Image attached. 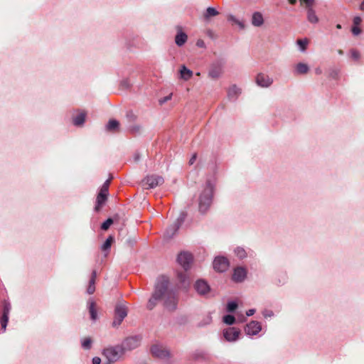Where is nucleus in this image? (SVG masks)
<instances>
[{"label":"nucleus","instance_id":"nucleus-46","mask_svg":"<svg viewBox=\"0 0 364 364\" xmlns=\"http://www.w3.org/2000/svg\"><path fill=\"white\" fill-rule=\"evenodd\" d=\"M101 359L99 357H95L92 358V364H100Z\"/></svg>","mask_w":364,"mask_h":364},{"label":"nucleus","instance_id":"nucleus-23","mask_svg":"<svg viewBox=\"0 0 364 364\" xmlns=\"http://www.w3.org/2000/svg\"><path fill=\"white\" fill-rule=\"evenodd\" d=\"M88 309L90 315V318L92 321H95L97 318V313L96 309V304L93 301H89Z\"/></svg>","mask_w":364,"mask_h":364},{"label":"nucleus","instance_id":"nucleus-40","mask_svg":"<svg viewBox=\"0 0 364 364\" xmlns=\"http://www.w3.org/2000/svg\"><path fill=\"white\" fill-rule=\"evenodd\" d=\"M185 217H186V215L182 213L180 216L178 217V218L177 219V223H178V225L177 227L175 228V231L178 228L179 225L183 222L184 219H185Z\"/></svg>","mask_w":364,"mask_h":364},{"label":"nucleus","instance_id":"nucleus-16","mask_svg":"<svg viewBox=\"0 0 364 364\" xmlns=\"http://www.w3.org/2000/svg\"><path fill=\"white\" fill-rule=\"evenodd\" d=\"M247 272L245 269L242 267H237L234 270L232 275V279L235 282H240L243 281L246 277Z\"/></svg>","mask_w":364,"mask_h":364},{"label":"nucleus","instance_id":"nucleus-41","mask_svg":"<svg viewBox=\"0 0 364 364\" xmlns=\"http://www.w3.org/2000/svg\"><path fill=\"white\" fill-rule=\"evenodd\" d=\"M362 22V18L360 16H355L353 18V26H359Z\"/></svg>","mask_w":364,"mask_h":364},{"label":"nucleus","instance_id":"nucleus-3","mask_svg":"<svg viewBox=\"0 0 364 364\" xmlns=\"http://www.w3.org/2000/svg\"><path fill=\"white\" fill-rule=\"evenodd\" d=\"M124 349L119 345L105 348L103 350V355L107 359V362L104 364H112L118 361L123 356Z\"/></svg>","mask_w":364,"mask_h":364},{"label":"nucleus","instance_id":"nucleus-6","mask_svg":"<svg viewBox=\"0 0 364 364\" xmlns=\"http://www.w3.org/2000/svg\"><path fill=\"white\" fill-rule=\"evenodd\" d=\"M164 182V180L161 176L156 175L147 176L142 181V186L144 189H150L162 184Z\"/></svg>","mask_w":364,"mask_h":364},{"label":"nucleus","instance_id":"nucleus-55","mask_svg":"<svg viewBox=\"0 0 364 364\" xmlns=\"http://www.w3.org/2000/svg\"><path fill=\"white\" fill-rule=\"evenodd\" d=\"M360 9L364 11V1L360 5Z\"/></svg>","mask_w":364,"mask_h":364},{"label":"nucleus","instance_id":"nucleus-52","mask_svg":"<svg viewBox=\"0 0 364 364\" xmlns=\"http://www.w3.org/2000/svg\"><path fill=\"white\" fill-rule=\"evenodd\" d=\"M315 73H316V75H320V74H321V73H322L321 69V68H316V70H315Z\"/></svg>","mask_w":364,"mask_h":364},{"label":"nucleus","instance_id":"nucleus-45","mask_svg":"<svg viewBox=\"0 0 364 364\" xmlns=\"http://www.w3.org/2000/svg\"><path fill=\"white\" fill-rule=\"evenodd\" d=\"M0 321H5V322L8 323V321H9V315L3 314H2V316H1Z\"/></svg>","mask_w":364,"mask_h":364},{"label":"nucleus","instance_id":"nucleus-25","mask_svg":"<svg viewBox=\"0 0 364 364\" xmlns=\"http://www.w3.org/2000/svg\"><path fill=\"white\" fill-rule=\"evenodd\" d=\"M307 19L311 23H317L319 21L313 8H308L307 9Z\"/></svg>","mask_w":364,"mask_h":364},{"label":"nucleus","instance_id":"nucleus-8","mask_svg":"<svg viewBox=\"0 0 364 364\" xmlns=\"http://www.w3.org/2000/svg\"><path fill=\"white\" fill-rule=\"evenodd\" d=\"M151 353L155 358L165 359L170 357L169 350L163 345L156 343L151 347Z\"/></svg>","mask_w":364,"mask_h":364},{"label":"nucleus","instance_id":"nucleus-56","mask_svg":"<svg viewBox=\"0 0 364 364\" xmlns=\"http://www.w3.org/2000/svg\"><path fill=\"white\" fill-rule=\"evenodd\" d=\"M341 28H342V26H341V24H337V25H336V28H338V29H341Z\"/></svg>","mask_w":364,"mask_h":364},{"label":"nucleus","instance_id":"nucleus-15","mask_svg":"<svg viewBox=\"0 0 364 364\" xmlns=\"http://www.w3.org/2000/svg\"><path fill=\"white\" fill-rule=\"evenodd\" d=\"M195 289L199 294L205 295L210 291V287L204 280L200 279L196 282Z\"/></svg>","mask_w":364,"mask_h":364},{"label":"nucleus","instance_id":"nucleus-47","mask_svg":"<svg viewBox=\"0 0 364 364\" xmlns=\"http://www.w3.org/2000/svg\"><path fill=\"white\" fill-rule=\"evenodd\" d=\"M171 96H172V94H170L169 95L165 97L162 100H160V102L163 103L164 102L170 100L171 99Z\"/></svg>","mask_w":364,"mask_h":364},{"label":"nucleus","instance_id":"nucleus-32","mask_svg":"<svg viewBox=\"0 0 364 364\" xmlns=\"http://www.w3.org/2000/svg\"><path fill=\"white\" fill-rule=\"evenodd\" d=\"M235 318L232 315H226L223 317V321L228 325L233 324L235 323Z\"/></svg>","mask_w":364,"mask_h":364},{"label":"nucleus","instance_id":"nucleus-58","mask_svg":"<svg viewBox=\"0 0 364 364\" xmlns=\"http://www.w3.org/2000/svg\"><path fill=\"white\" fill-rule=\"evenodd\" d=\"M338 53H339L340 54H343V51H342L341 50H340L338 51Z\"/></svg>","mask_w":364,"mask_h":364},{"label":"nucleus","instance_id":"nucleus-30","mask_svg":"<svg viewBox=\"0 0 364 364\" xmlns=\"http://www.w3.org/2000/svg\"><path fill=\"white\" fill-rule=\"evenodd\" d=\"M114 239V237L112 235H109L107 239L105 240V243L103 244L102 249L104 251L107 250L110 248L112 244L113 243Z\"/></svg>","mask_w":364,"mask_h":364},{"label":"nucleus","instance_id":"nucleus-1","mask_svg":"<svg viewBox=\"0 0 364 364\" xmlns=\"http://www.w3.org/2000/svg\"><path fill=\"white\" fill-rule=\"evenodd\" d=\"M178 263L183 267L184 272H177V278L181 287H186L189 281L186 271L190 269L193 262V256L188 252H181L177 257Z\"/></svg>","mask_w":364,"mask_h":364},{"label":"nucleus","instance_id":"nucleus-24","mask_svg":"<svg viewBox=\"0 0 364 364\" xmlns=\"http://www.w3.org/2000/svg\"><path fill=\"white\" fill-rule=\"evenodd\" d=\"M96 277H97V273H96V271L94 270L92 272L91 278H90V282H89V286L87 289V291L89 294H93L95 291V283Z\"/></svg>","mask_w":364,"mask_h":364},{"label":"nucleus","instance_id":"nucleus-5","mask_svg":"<svg viewBox=\"0 0 364 364\" xmlns=\"http://www.w3.org/2000/svg\"><path fill=\"white\" fill-rule=\"evenodd\" d=\"M214 187L207 181L205 187L199 196V205H210L213 201Z\"/></svg>","mask_w":364,"mask_h":364},{"label":"nucleus","instance_id":"nucleus-27","mask_svg":"<svg viewBox=\"0 0 364 364\" xmlns=\"http://www.w3.org/2000/svg\"><path fill=\"white\" fill-rule=\"evenodd\" d=\"M180 73L181 78L184 80H188L193 75V72L184 65L182 66Z\"/></svg>","mask_w":364,"mask_h":364},{"label":"nucleus","instance_id":"nucleus-7","mask_svg":"<svg viewBox=\"0 0 364 364\" xmlns=\"http://www.w3.org/2000/svg\"><path fill=\"white\" fill-rule=\"evenodd\" d=\"M127 315V307L123 304L117 305L114 310V318L112 322V326L114 327L119 326Z\"/></svg>","mask_w":364,"mask_h":364},{"label":"nucleus","instance_id":"nucleus-28","mask_svg":"<svg viewBox=\"0 0 364 364\" xmlns=\"http://www.w3.org/2000/svg\"><path fill=\"white\" fill-rule=\"evenodd\" d=\"M219 14V12L213 7H208L206 12L203 14V17L205 20H208L212 16H215Z\"/></svg>","mask_w":364,"mask_h":364},{"label":"nucleus","instance_id":"nucleus-34","mask_svg":"<svg viewBox=\"0 0 364 364\" xmlns=\"http://www.w3.org/2000/svg\"><path fill=\"white\" fill-rule=\"evenodd\" d=\"M113 223V220L112 218H108L106 221H105L101 226V228L104 230H107L109 229L110 225Z\"/></svg>","mask_w":364,"mask_h":364},{"label":"nucleus","instance_id":"nucleus-35","mask_svg":"<svg viewBox=\"0 0 364 364\" xmlns=\"http://www.w3.org/2000/svg\"><path fill=\"white\" fill-rule=\"evenodd\" d=\"M350 55H351V58L354 60H356V61L358 60L360 58V54L359 51L355 49H352L350 50Z\"/></svg>","mask_w":364,"mask_h":364},{"label":"nucleus","instance_id":"nucleus-2","mask_svg":"<svg viewBox=\"0 0 364 364\" xmlns=\"http://www.w3.org/2000/svg\"><path fill=\"white\" fill-rule=\"evenodd\" d=\"M168 284V280L166 277H161L158 279L155 287V291L147 303V308L149 309H154L156 305L157 301L162 300V298L164 294V292L163 291L166 290V288L167 287Z\"/></svg>","mask_w":364,"mask_h":364},{"label":"nucleus","instance_id":"nucleus-33","mask_svg":"<svg viewBox=\"0 0 364 364\" xmlns=\"http://www.w3.org/2000/svg\"><path fill=\"white\" fill-rule=\"evenodd\" d=\"M92 340L90 338H85L82 341V346L85 349H90L91 348Z\"/></svg>","mask_w":364,"mask_h":364},{"label":"nucleus","instance_id":"nucleus-10","mask_svg":"<svg viewBox=\"0 0 364 364\" xmlns=\"http://www.w3.org/2000/svg\"><path fill=\"white\" fill-rule=\"evenodd\" d=\"M228 266V260L224 257H218L213 261V268L218 272H225Z\"/></svg>","mask_w":364,"mask_h":364},{"label":"nucleus","instance_id":"nucleus-13","mask_svg":"<svg viewBox=\"0 0 364 364\" xmlns=\"http://www.w3.org/2000/svg\"><path fill=\"white\" fill-rule=\"evenodd\" d=\"M240 331L234 327H230L224 331V336L228 341H235L239 338Z\"/></svg>","mask_w":364,"mask_h":364},{"label":"nucleus","instance_id":"nucleus-36","mask_svg":"<svg viewBox=\"0 0 364 364\" xmlns=\"http://www.w3.org/2000/svg\"><path fill=\"white\" fill-rule=\"evenodd\" d=\"M237 307V304L235 301H230L228 304L227 310L229 312L234 311Z\"/></svg>","mask_w":364,"mask_h":364},{"label":"nucleus","instance_id":"nucleus-4","mask_svg":"<svg viewBox=\"0 0 364 364\" xmlns=\"http://www.w3.org/2000/svg\"><path fill=\"white\" fill-rule=\"evenodd\" d=\"M168 284L167 285L166 290L163 291L164 294L162 300L164 301V305L166 309L168 311H173L177 307L178 299L175 293L168 289Z\"/></svg>","mask_w":364,"mask_h":364},{"label":"nucleus","instance_id":"nucleus-17","mask_svg":"<svg viewBox=\"0 0 364 364\" xmlns=\"http://www.w3.org/2000/svg\"><path fill=\"white\" fill-rule=\"evenodd\" d=\"M223 73L222 65L220 64H213L209 70V76L213 79L218 78Z\"/></svg>","mask_w":364,"mask_h":364},{"label":"nucleus","instance_id":"nucleus-42","mask_svg":"<svg viewBox=\"0 0 364 364\" xmlns=\"http://www.w3.org/2000/svg\"><path fill=\"white\" fill-rule=\"evenodd\" d=\"M127 116L130 121H134L136 119V116L132 112H129Z\"/></svg>","mask_w":364,"mask_h":364},{"label":"nucleus","instance_id":"nucleus-57","mask_svg":"<svg viewBox=\"0 0 364 364\" xmlns=\"http://www.w3.org/2000/svg\"><path fill=\"white\" fill-rule=\"evenodd\" d=\"M100 206H96L95 210L96 211H99L100 210Z\"/></svg>","mask_w":364,"mask_h":364},{"label":"nucleus","instance_id":"nucleus-11","mask_svg":"<svg viewBox=\"0 0 364 364\" xmlns=\"http://www.w3.org/2000/svg\"><path fill=\"white\" fill-rule=\"evenodd\" d=\"M256 83L263 87H267L270 86L272 83V80L267 75L264 73H259L256 77Z\"/></svg>","mask_w":364,"mask_h":364},{"label":"nucleus","instance_id":"nucleus-12","mask_svg":"<svg viewBox=\"0 0 364 364\" xmlns=\"http://www.w3.org/2000/svg\"><path fill=\"white\" fill-rule=\"evenodd\" d=\"M262 329L261 325L258 321H252L247 324L245 332L248 335H256Z\"/></svg>","mask_w":364,"mask_h":364},{"label":"nucleus","instance_id":"nucleus-29","mask_svg":"<svg viewBox=\"0 0 364 364\" xmlns=\"http://www.w3.org/2000/svg\"><path fill=\"white\" fill-rule=\"evenodd\" d=\"M296 43L300 47L302 51H305L307 48V46L309 43V40L307 38L303 39H298Z\"/></svg>","mask_w":364,"mask_h":364},{"label":"nucleus","instance_id":"nucleus-48","mask_svg":"<svg viewBox=\"0 0 364 364\" xmlns=\"http://www.w3.org/2000/svg\"><path fill=\"white\" fill-rule=\"evenodd\" d=\"M140 129V127L139 126H134L130 129V131L132 132H137Z\"/></svg>","mask_w":364,"mask_h":364},{"label":"nucleus","instance_id":"nucleus-18","mask_svg":"<svg viewBox=\"0 0 364 364\" xmlns=\"http://www.w3.org/2000/svg\"><path fill=\"white\" fill-rule=\"evenodd\" d=\"M86 112L80 111L75 117H73V123L75 126H81L84 124L86 117Z\"/></svg>","mask_w":364,"mask_h":364},{"label":"nucleus","instance_id":"nucleus-14","mask_svg":"<svg viewBox=\"0 0 364 364\" xmlns=\"http://www.w3.org/2000/svg\"><path fill=\"white\" fill-rule=\"evenodd\" d=\"M177 34L175 37V43L178 46H183L187 40L188 36L182 31V28L181 26H177Z\"/></svg>","mask_w":364,"mask_h":364},{"label":"nucleus","instance_id":"nucleus-39","mask_svg":"<svg viewBox=\"0 0 364 364\" xmlns=\"http://www.w3.org/2000/svg\"><path fill=\"white\" fill-rule=\"evenodd\" d=\"M351 31L353 35L358 36L361 33L362 30L358 27V26H353L351 28Z\"/></svg>","mask_w":364,"mask_h":364},{"label":"nucleus","instance_id":"nucleus-21","mask_svg":"<svg viewBox=\"0 0 364 364\" xmlns=\"http://www.w3.org/2000/svg\"><path fill=\"white\" fill-rule=\"evenodd\" d=\"M106 129L111 132H119V122L116 119H110L107 126Z\"/></svg>","mask_w":364,"mask_h":364},{"label":"nucleus","instance_id":"nucleus-31","mask_svg":"<svg viewBox=\"0 0 364 364\" xmlns=\"http://www.w3.org/2000/svg\"><path fill=\"white\" fill-rule=\"evenodd\" d=\"M235 252L236 255L240 259H242V258L245 257V256H246L245 250L241 247L236 248L235 250Z\"/></svg>","mask_w":364,"mask_h":364},{"label":"nucleus","instance_id":"nucleus-44","mask_svg":"<svg viewBox=\"0 0 364 364\" xmlns=\"http://www.w3.org/2000/svg\"><path fill=\"white\" fill-rule=\"evenodd\" d=\"M196 46L198 47H200V48H205V42L202 39H198L196 42Z\"/></svg>","mask_w":364,"mask_h":364},{"label":"nucleus","instance_id":"nucleus-9","mask_svg":"<svg viewBox=\"0 0 364 364\" xmlns=\"http://www.w3.org/2000/svg\"><path fill=\"white\" fill-rule=\"evenodd\" d=\"M112 180V176H110V177L103 183L97 196V205H102L106 202L109 193V187Z\"/></svg>","mask_w":364,"mask_h":364},{"label":"nucleus","instance_id":"nucleus-20","mask_svg":"<svg viewBox=\"0 0 364 364\" xmlns=\"http://www.w3.org/2000/svg\"><path fill=\"white\" fill-rule=\"evenodd\" d=\"M139 340L136 337H130L125 340L124 345L128 349H133L139 346Z\"/></svg>","mask_w":364,"mask_h":364},{"label":"nucleus","instance_id":"nucleus-50","mask_svg":"<svg viewBox=\"0 0 364 364\" xmlns=\"http://www.w3.org/2000/svg\"><path fill=\"white\" fill-rule=\"evenodd\" d=\"M7 323H6L5 321H1V327H2V329L4 330V331H6Z\"/></svg>","mask_w":364,"mask_h":364},{"label":"nucleus","instance_id":"nucleus-37","mask_svg":"<svg viewBox=\"0 0 364 364\" xmlns=\"http://www.w3.org/2000/svg\"><path fill=\"white\" fill-rule=\"evenodd\" d=\"M11 310V305L9 303H4L3 306V314L9 315Z\"/></svg>","mask_w":364,"mask_h":364},{"label":"nucleus","instance_id":"nucleus-49","mask_svg":"<svg viewBox=\"0 0 364 364\" xmlns=\"http://www.w3.org/2000/svg\"><path fill=\"white\" fill-rule=\"evenodd\" d=\"M255 309H250L246 312V314L247 316H252L255 314Z\"/></svg>","mask_w":364,"mask_h":364},{"label":"nucleus","instance_id":"nucleus-26","mask_svg":"<svg viewBox=\"0 0 364 364\" xmlns=\"http://www.w3.org/2000/svg\"><path fill=\"white\" fill-rule=\"evenodd\" d=\"M241 90L236 85L230 87L228 92V95L230 99H236L240 94Z\"/></svg>","mask_w":364,"mask_h":364},{"label":"nucleus","instance_id":"nucleus-53","mask_svg":"<svg viewBox=\"0 0 364 364\" xmlns=\"http://www.w3.org/2000/svg\"><path fill=\"white\" fill-rule=\"evenodd\" d=\"M228 19H229L230 21H234V22H235V23H237V20L234 18V16H229Z\"/></svg>","mask_w":364,"mask_h":364},{"label":"nucleus","instance_id":"nucleus-54","mask_svg":"<svg viewBox=\"0 0 364 364\" xmlns=\"http://www.w3.org/2000/svg\"><path fill=\"white\" fill-rule=\"evenodd\" d=\"M289 3L291 5H294L296 3V0H288Z\"/></svg>","mask_w":364,"mask_h":364},{"label":"nucleus","instance_id":"nucleus-51","mask_svg":"<svg viewBox=\"0 0 364 364\" xmlns=\"http://www.w3.org/2000/svg\"><path fill=\"white\" fill-rule=\"evenodd\" d=\"M207 208L208 206L205 205L200 206V211L203 213L207 210Z\"/></svg>","mask_w":364,"mask_h":364},{"label":"nucleus","instance_id":"nucleus-19","mask_svg":"<svg viewBox=\"0 0 364 364\" xmlns=\"http://www.w3.org/2000/svg\"><path fill=\"white\" fill-rule=\"evenodd\" d=\"M309 71V67L307 64L303 63H299L296 65L294 69L295 75H306Z\"/></svg>","mask_w":364,"mask_h":364},{"label":"nucleus","instance_id":"nucleus-22","mask_svg":"<svg viewBox=\"0 0 364 364\" xmlns=\"http://www.w3.org/2000/svg\"><path fill=\"white\" fill-rule=\"evenodd\" d=\"M264 19L261 13L255 12L252 15V23L255 26H260L263 24Z\"/></svg>","mask_w":364,"mask_h":364},{"label":"nucleus","instance_id":"nucleus-43","mask_svg":"<svg viewBox=\"0 0 364 364\" xmlns=\"http://www.w3.org/2000/svg\"><path fill=\"white\" fill-rule=\"evenodd\" d=\"M197 156H198L197 153H194L192 155V156L190 159L189 162H188L189 165H193L194 164V162L196 161V160L197 159Z\"/></svg>","mask_w":364,"mask_h":364},{"label":"nucleus","instance_id":"nucleus-38","mask_svg":"<svg viewBox=\"0 0 364 364\" xmlns=\"http://www.w3.org/2000/svg\"><path fill=\"white\" fill-rule=\"evenodd\" d=\"M300 1L306 5L307 9L308 8H312L314 3V0H300Z\"/></svg>","mask_w":364,"mask_h":364}]
</instances>
